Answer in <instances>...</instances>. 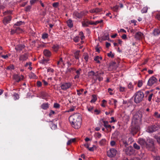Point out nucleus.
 <instances>
[{"mask_svg": "<svg viewBox=\"0 0 160 160\" xmlns=\"http://www.w3.org/2000/svg\"><path fill=\"white\" fill-rule=\"evenodd\" d=\"M88 76L90 78H92L95 81H96L97 80V78H95L94 77V76L96 77H97L98 74L95 73L93 71H91L89 72L88 73Z\"/></svg>", "mask_w": 160, "mask_h": 160, "instance_id": "11", "label": "nucleus"}, {"mask_svg": "<svg viewBox=\"0 0 160 160\" xmlns=\"http://www.w3.org/2000/svg\"><path fill=\"white\" fill-rule=\"evenodd\" d=\"M142 114L139 113H136L134 116L132 122L140 124L142 121Z\"/></svg>", "mask_w": 160, "mask_h": 160, "instance_id": "4", "label": "nucleus"}, {"mask_svg": "<svg viewBox=\"0 0 160 160\" xmlns=\"http://www.w3.org/2000/svg\"><path fill=\"white\" fill-rule=\"evenodd\" d=\"M49 60V59L48 58L47 59H43L40 62L43 64H44L47 63Z\"/></svg>", "mask_w": 160, "mask_h": 160, "instance_id": "36", "label": "nucleus"}, {"mask_svg": "<svg viewBox=\"0 0 160 160\" xmlns=\"http://www.w3.org/2000/svg\"><path fill=\"white\" fill-rule=\"evenodd\" d=\"M31 8V6L28 5L26 7L25 9V11L27 12H29L30 9Z\"/></svg>", "mask_w": 160, "mask_h": 160, "instance_id": "49", "label": "nucleus"}, {"mask_svg": "<svg viewBox=\"0 0 160 160\" xmlns=\"http://www.w3.org/2000/svg\"><path fill=\"white\" fill-rule=\"evenodd\" d=\"M133 147L136 149L138 150L140 149V146L136 143L133 144Z\"/></svg>", "mask_w": 160, "mask_h": 160, "instance_id": "39", "label": "nucleus"}, {"mask_svg": "<svg viewBox=\"0 0 160 160\" xmlns=\"http://www.w3.org/2000/svg\"><path fill=\"white\" fill-rule=\"evenodd\" d=\"M52 48L55 52H57L59 48V46L57 44L54 45L52 46Z\"/></svg>", "mask_w": 160, "mask_h": 160, "instance_id": "34", "label": "nucleus"}, {"mask_svg": "<svg viewBox=\"0 0 160 160\" xmlns=\"http://www.w3.org/2000/svg\"><path fill=\"white\" fill-rule=\"evenodd\" d=\"M82 25L83 27H88L89 26V21L88 19L82 22Z\"/></svg>", "mask_w": 160, "mask_h": 160, "instance_id": "24", "label": "nucleus"}, {"mask_svg": "<svg viewBox=\"0 0 160 160\" xmlns=\"http://www.w3.org/2000/svg\"><path fill=\"white\" fill-rule=\"evenodd\" d=\"M77 94L78 95H80L82 94L83 93V92L84 91V90L83 89H80L79 90H77Z\"/></svg>", "mask_w": 160, "mask_h": 160, "instance_id": "42", "label": "nucleus"}, {"mask_svg": "<svg viewBox=\"0 0 160 160\" xmlns=\"http://www.w3.org/2000/svg\"><path fill=\"white\" fill-rule=\"evenodd\" d=\"M143 34L141 32H137L135 35V38L137 39L140 40L142 38Z\"/></svg>", "mask_w": 160, "mask_h": 160, "instance_id": "16", "label": "nucleus"}, {"mask_svg": "<svg viewBox=\"0 0 160 160\" xmlns=\"http://www.w3.org/2000/svg\"><path fill=\"white\" fill-rule=\"evenodd\" d=\"M158 129V127L157 125H152L148 127L147 131L149 132H155Z\"/></svg>", "mask_w": 160, "mask_h": 160, "instance_id": "9", "label": "nucleus"}, {"mask_svg": "<svg viewBox=\"0 0 160 160\" xmlns=\"http://www.w3.org/2000/svg\"><path fill=\"white\" fill-rule=\"evenodd\" d=\"M145 147L148 150L153 151L155 148L154 140L152 138H149L147 139Z\"/></svg>", "mask_w": 160, "mask_h": 160, "instance_id": "2", "label": "nucleus"}, {"mask_svg": "<svg viewBox=\"0 0 160 160\" xmlns=\"http://www.w3.org/2000/svg\"><path fill=\"white\" fill-rule=\"evenodd\" d=\"M12 17L10 15L8 16L7 17H5L2 20L3 23L4 25L9 23L11 20Z\"/></svg>", "mask_w": 160, "mask_h": 160, "instance_id": "12", "label": "nucleus"}, {"mask_svg": "<svg viewBox=\"0 0 160 160\" xmlns=\"http://www.w3.org/2000/svg\"><path fill=\"white\" fill-rule=\"evenodd\" d=\"M59 5V3L58 2H56L52 4V6L53 7L57 8L58 7Z\"/></svg>", "mask_w": 160, "mask_h": 160, "instance_id": "63", "label": "nucleus"}, {"mask_svg": "<svg viewBox=\"0 0 160 160\" xmlns=\"http://www.w3.org/2000/svg\"><path fill=\"white\" fill-rule=\"evenodd\" d=\"M23 23H24V22H22V21H20L19 22H18L14 24V26H19L20 25H22Z\"/></svg>", "mask_w": 160, "mask_h": 160, "instance_id": "43", "label": "nucleus"}, {"mask_svg": "<svg viewBox=\"0 0 160 160\" xmlns=\"http://www.w3.org/2000/svg\"><path fill=\"white\" fill-rule=\"evenodd\" d=\"M154 116L155 117L157 118H160V114H159L158 112H155Z\"/></svg>", "mask_w": 160, "mask_h": 160, "instance_id": "51", "label": "nucleus"}, {"mask_svg": "<svg viewBox=\"0 0 160 160\" xmlns=\"http://www.w3.org/2000/svg\"><path fill=\"white\" fill-rule=\"evenodd\" d=\"M75 71L77 75L75 76L74 78L75 79H78L79 78L80 74L81 72L82 69L80 68L77 70Z\"/></svg>", "mask_w": 160, "mask_h": 160, "instance_id": "22", "label": "nucleus"}, {"mask_svg": "<svg viewBox=\"0 0 160 160\" xmlns=\"http://www.w3.org/2000/svg\"><path fill=\"white\" fill-rule=\"evenodd\" d=\"M119 132L115 131L112 134V138L113 139H117L119 134Z\"/></svg>", "mask_w": 160, "mask_h": 160, "instance_id": "20", "label": "nucleus"}, {"mask_svg": "<svg viewBox=\"0 0 160 160\" xmlns=\"http://www.w3.org/2000/svg\"><path fill=\"white\" fill-rule=\"evenodd\" d=\"M102 10V9L101 8H96L92 9H91L89 11V12L91 13H97L101 12Z\"/></svg>", "mask_w": 160, "mask_h": 160, "instance_id": "18", "label": "nucleus"}, {"mask_svg": "<svg viewBox=\"0 0 160 160\" xmlns=\"http://www.w3.org/2000/svg\"><path fill=\"white\" fill-rule=\"evenodd\" d=\"M76 141L75 138H72L70 140H69L67 142V145H70L72 142H74Z\"/></svg>", "mask_w": 160, "mask_h": 160, "instance_id": "35", "label": "nucleus"}, {"mask_svg": "<svg viewBox=\"0 0 160 160\" xmlns=\"http://www.w3.org/2000/svg\"><path fill=\"white\" fill-rule=\"evenodd\" d=\"M41 108L43 109H47L48 108V103H43L41 105Z\"/></svg>", "mask_w": 160, "mask_h": 160, "instance_id": "32", "label": "nucleus"}, {"mask_svg": "<svg viewBox=\"0 0 160 160\" xmlns=\"http://www.w3.org/2000/svg\"><path fill=\"white\" fill-rule=\"evenodd\" d=\"M148 10V8L147 7H144L141 10L142 13L147 12Z\"/></svg>", "mask_w": 160, "mask_h": 160, "instance_id": "52", "label": "nucleus"}, {"mask_svg": "<svg viewBox=\"0 0 160 160\" xmlns=\"http://www.w3.org/2000/svg\"><path fill=\"white\" fill-rule=\"evenodd\" d=\"M109 39V36L108 34H107L106 35H105L104 36H103V39L104 40H108Z\"/></svg>", "mask_w": 160, "mask_h": 160, "instance_id": "60", "label": "nucleus"}, {"mask_svg": "<svg viewBox=\"0 0 160 160\" xmlns=\"http://www.w3.org/2000/svg\"><path fill=\"white\" fill-rule=\"evenodd\" d=\"M120 142V143H122L125 147H127L128 145V144L127 142L126 138L125 137H122Z\"/></svg>", "mask_w": 160, "mask_h": 160, "instance_id": "17", "label": "nucleus"}, {"mask_svg": "<svg viewBox=\"0 0 160 160\" xmlns=\"http://www.w3.org/2000/svg\"><path fill=\"white\" fill-rule=\"evenodd\" d=\"M95 135L96 138H100L102 136L101 134L99 132L96 133Z\"/></svg>", "mask_w": 160, "mask_h": 160, "instance_id": "55", "label": "nucleus"}, {"mask_svg": "<svg viewBox=\"0 0 160 160\" xmlns=\"http://www.w3.org/2000/svg\"><path fill=\"white\" fill-rule=\"evenodd\" d=\"M117 153L118 151L116 149L114 148H111L107 152V154L108 157L112 158L114 157Z\"/></svg>", "mask_w": 160, "mask_h": 160, "instance_id": "6", "label": "nucleus"}, {"mask_svg": "<svg viewBox=\"0 0 160 160\" xmlns=\"http://www.w3.org/2000/svg\"><path fill=\"white\" fill-rule=\"evenodd\" d=\"M48 34L47 33L43 34L42 36V38L43 39H45L48 38Z\"/></svg>", "mask_w": 160, "mask_h": 160, "instance_id": "47", "label": "nucleus"}, {"mask_svg": "<svg viewBox=\"0 0 160 160\" xmlns=\"http://www.w3.org/2000/svg\"><path fill=\"white\" fill-rule=\"evenodd\" d=\"M119 7L117 5L113 7V8H111L113 11L117 12L118 10Z\"/></svg>", "mask_w": 160, "mask_h": 160, "instance_id": "41", "label": "nucleus"}, {"mask_svg": "<svg viewBox=\"0 0 160 160\" xmlns=\"http://www.w3.org/2000/svg\"><path fill=\"white\" fill-rule=\"evenodd\" d=\"M128 88L129 89H131V90H133V85H132V83L130 82L128 84Z\"/></svg>", "mask_w": 160, "mask_h": 160, "instance_id": "45", "label": "nucleus"}, {"mask_svg": "<svg viewBox=\"0 0 160 160\" xmlns=\"http://www.w3.org/2000/svg\"><path fill=\"white\" fill-rule=\"evenodd\" d=\"M25 47V45L23 44H18L17 45L15 49L17 51H22L23 48H24Z\"/></svg>", "mask_w": 160, "mask_h": 160, "instance_id": "21", "label": "nucleus"}, {"mask_svg": "<svg viewBox=\"0 0 160 160\" xmlns=\"http://www.w3.org/2000/svg\"><path fill=\"white\" fill-rule=\"evenodd\" d=\"M146 95L145 96V97H148V100H151L152 99V97L153 95V94L152 93H151L149 94V91H146Z\"/></svg>", "mask_w": 160, "mask_h": 160, "instance_id": "27", "label": "nucleus"}, {"mask_svg": "<svg viewBox=\"0 0 160 160\" xmlns=\"http://www.w3.org/2000/svg\"><path fill=\"white\" fill-rule=\"evenodd\" d=\"M24 76L22 75H19L18 74H14L13 76V79L15 80L16 82H19L23 79Z\"/></svg>", "mask_w": 160, "mask_h": 160, "instance_id": "10", "label": "nucleus"}, {"mask_svg": "<svg viewBox=\"0 0 160 160\" xmlns=\"http://www.w3.org/2000/svg\"><path fill=\"white\" fill-rule=\"evenodd\" d=\"M72 85V83L70 82H64L61 84V87L62 89L65 91L70 88Z\"/></svg>", "mask_w": 160, "mask_h": 160, "instance_id": "8", "label": "nucleus"}, {"mask_svg": "<svg viewBox=\"0 0 160 160\" xmlns=\"http://www.w3.org/2000/svg\"><path fill=\"white\" fill-rule=\"evenodd\" d=\"M53 107L55 108H59L60 107V105L58 103H55L54 104Z\"/></svg>", "mask_w": 160, "mask_h": 160, "instance_id": "53", "label": "nucleus"}, {"mask_svg": "<svg viewBox=\"0 0 160 160\" xmlns=\"http://www.w3.org/2000/svg\"><path fill=\"white\" fill-rule=\"evenodd\" d=\"M132 125L130 128V131L131 133L134 135L139 130V124L132 122Z\"/></svg>", "mask_w": 160, "mask_h": 160, "instance_id": "3", "label": "nucleus"}, {"mask_svg": "<svg viewBox=\"0 0 160 160\" xmlns=\"http://www.w3.org/2000/svg\"><path fill=\"white\" fill-rule=\"evenodd\" d=\"M12 11H6L5 12H3V14H4V15H6L7 14H11L12 13Z\"/></svg>", "mask_w": 160, "mask_h": 160, "instance_id": "58", "label": "nucleus"}, {"mask_svg": "<svg viewBox=\"0 0 160 160\" xmlns=\"http://www.w3.org/2000/svg\"><path fill=\"white\" fill-rule=\"evenodd\" d=\"M73 40L75 42H78L79 41V37L78 36H76L73 38Z\"/></svg>", "mask_w": 160, "mask_h": 160, "instance_id": "44", "label": "nucleus"}, {"mask_svg": "<svg viewBox=\"0 0 160 160\" xmlns=\"http://www.w3.org/2000/svg\"><path fill=\"white\" fill-rule=\"evenodd\" d=\"M103 21L102 20H101L100 21H97L95 22H94V23L93 24V25H96L99 23H102L103 22Z\"/></svg>", "mask_w": 160, "mask_h": 160, "instance_id": "50", "label": "nucleus"}, {"mask_svg": "<svg viewBox=\"0 0 160 160\" xmlns=\"http://www.w3.org/2000/svg\"><path fill=\"white\" fill-rule=\"evenodd\" d=\"M160 33V30L158 28L155 29L153 32L154 36H158Z\"/></svg>", "mask_w": 160, "mask_h": 160, "instance_id": "28", "label": "nucleus"}, {"mask_svg": "<svg viewBox=\"0 0 160 160\" xmlns=\"http://www.w3.org/2000/svg\"><path fill=\"white\" fill-rule=\"evenodd\" d=\"M87 108L88 111L89 112L92 111V110L93 109V106H91L89 105L87 106Z\"/></svg>", "mask_w": 160, "mask_h": 160, "instance_id": "46", "label": "nucleus"}, {"mask_svg": "<svg viewBox=\"0 0 160 160\" xmlns=\"http://www.w3.org/2000/svg\"><path fill=\"white\" fill-rule=\"evenodd\" d=\"M69 120L72 126L76 129L79 128L81 125L82 118L81 114L75 113L70 116Z\"/></svg>", "mask_w": 160, "mask_h": 160, "instance_id": "1", "label": "nucleus"}, {"mask_svg": "<svg viewBox=\"0 0 160 160\" xmlns=\"http://www.w3.org/2000/svg\"><path fill=\"white\" fill-rule=\"evenodd\" d=\"M95 78H97V80L98 79L99 82L102 81L103 79V78L102 77H99L98 75Z\"/></svg>", "mask_w": 160, "mask_h": 160, "instance_id": "62", "label": "nucleus"}, {"mask_svg": "<svg viewBox=\"0 0 160 160\" xmlns=\"http://www.w3.org/2000/svg\"><path fill=\"white\" fill-rule=\"evenodd\" d=\"M73 15L77 18L81 19L82 18L81 16L80 12H75L74 13Z\"/></svg>", "mask_w": 160, "mask_h": 160, "instance_id": "30", "label": "nucleus"}, {"mask_svg": "<svg viewBox=\"0 0 160 160\" xmlns=\"http://www.w3.org/2000/svg\"><path fill=\"white\" fill-rule=\"evenodd\" d=\"M92 98L91 100H97V96L95 94L92 95Z\"/></svg>", "mask_w": 160, "mask_h": 160, "instance_id": "61", "label": "nucleus"}, {"mask_svg": "<svg viewBox=\"0 0 160 160\" xmlns=\"http://www.w3.org/2000/svg\"><path fill=\"white\" fill-rule=\"evenodd\" d=\"M126 88H125L122 87V86H120L119 88V91L121 92H125Z\"/></svg>", "mask_w": 160, "mask_h": 160, "instance_id": "37", "label": "nucleus"}, {"mask_svg": "<svg viewBox=\"0 0 160 160\" xmlns=\"http://www.w3.org/2000/svg\"><path fill=\"white\" fill-rule=\"evenodd\" d=\"M104 126L107 129H111V126L108 124V122L107 121H103Z\"/></svg>", "mask_w": 160, "mask_h": 160, "instance_id": "26", "label": "nucleus"}, {"mask_svg": "<svg viewBox=\"0 0 160 160\" xmlns=\"http://www.w3.org/2000/svg\"><path fill=\"white\" fill-rule=\"evenodd\" d=\"M102 57H100L98 56H97L95 57L94 58V60L97 63H100V60H102Z\"/></svg>", "mask_w": 160, "mask_h": 160, "instance_id": "25", "label": "nucleus"}, {"mask_svg": "<svg viewBox=\"0 0 160 160\" xmlns=\"http://www.w3.org/2000/svg\"><path fill=\"white\" fill-rule=\"evenodd\" d=\"M72 107L71 108L69 109L67 111V112H72V111H73L74 110V109L76 108V106H73L72 105Z\"/></svg>", "mask_w": 160, "mask_h": 160, "instance_id": "54", "label": "nucleus"}, {"mask_svg": "<svg viewBox=\"0 0 160 160\" xmlns=\"http://www.w3.org/2000/svg\"><path fill=\"white\" fill-rule=\"evenodd\" d=\"M153 160H160V156H153Z\"/></svg>", "mask_w": 160, "mask_h": 160, "instance_id": "57", "label": "nucleus"}, {"mask_svg": "<svg viewBox=\"0 0 160 160\" xmlns=\"http://www.w3.org/2000/svg\"><path fill=\"white\" fill-rule=\"evenodd\" d=\"M84 58L86 62H87L88 59V55L87 53H84L83 55Z\"/></svg>", "mask_w": 160, "mask_h": 160, "instance_id": "40", "label": "nucleus"}, {"mask_svg": "<svg viewBox=\"0 0 160 160\" xmlns=\"http://www.w3.org/2000/svg\"><path fill=\"white\" fill-rule=\"evenodd\" d=\"M144 97L143 93L141 91H138L136 92L133 96L134 98V100H142Z\"/></svg>", "mask_w": 160, "mask_h": 160, "instance_id": "5", "label": "nucleus"}, {"mask_svg": "<svg viewBox=\"0 0 160 160\" xmlns=\"http://www.w3.org/2000/svg\"><path fill=\"white\" fill-rule=\"evenodd\" d=\"M7 70H12L14 69V66L12 65L8 66L6 68Z\"/></svg>", "mask_w": 160, "mask_h": 160, "instance_id": "48", "label": "nucleus"}, {"mask_svg": "<svg viewBox=\"0 0 160 160\" xmlns=\"http://www.w3.org/2000/svg\"><path fill=\"white\" fill-rule=\"evenodd\" d=\"M146 142L145 140L142 138L139 139L138 142V143L142 147V148L145 147Z\"/></svg>", "mask_w": 160, "mask_h": 160, "instance_id": "15", "label": "nucleus"}, {"mask_svg": "<svg viewBox=\"0 0 160 160\" xmlns=\"http://www.w3.org/2000/svg\"><path fill=\"white\" fill-rule=\"evenodd\" d=\"M80 51L77 50L74 53V57L77 60H78V61L79 60V58L80 57Z\"/></svg>", "mask_w": 160, "mask_h": 160, "instance_id": "23", "label": "nucleus"}, {"mask_svg": "<svg viewBox=\"0 0 160 160\" xmlns=\"http://www.w3.org/2000/svg\"><path fill=\"white\" fill-rule=\"evenodd\" d=\"M126 152L127 155H130L133 154L134 150L132 147H129L127 148L125 150Z\"/></svg>", "mask_w": 160, "mask_h": 160, "instance_id": "14", "label": "nucleus"}, {"mask_svg": "<svg viewBox=\"0 0 160 160\" xmlns=\"http://www.w3.org/2000/svg\"><path fill=\"white\" fill-rule=\"evenodd\" d=\"M13 97L14 99L16 100L17 99H18L19 98V95L17 93H15L13 95Z\"/></svg>", "mask_w": 160, "mask_h": 160, "instance_id": "38", "label": "nucleus"}, {"mask_svg": "<svg viewBox=\"0 0 160 160\" xmlns=\"http://www.w3.org/2000/svg\"><path fill=\"white\" fill-rule=\"evenodd\" d=\"M99 144L101 146L105 145L106 143V140L105 139H102L99 142Z\"/></svg>", "mask_w": 160, "mask_h": 160, "instance_id": "31", "label": "nucleus"}, {"mask_svg": "<svg viewBox=\"0 0 160 160\" xmlns=\"http://www.w3.org/2000/svg\"><path fill=\"white\" fill-rule=\"evenodd\" d=\"M142 85V80H139L138 81V86L140 88L141 87Z\"/></svg>", "mask_w": 160, "mask_h": 160, "instance_id": "59", "label": "nucleus"}, {"mask_svg": "<svg viewBox=\"0 0 160 160\" xmlns=\"http://www.w3.org/2000/svg\"><path fill=\"white\" fill-rule=\"evenodd\" d=\"M43 53L44 56L47 57H50L51 55V52L47 49H45L43 51Z\"/></svg>", "mask_w": 160, "mask_h": 160, "instance_id": "19", "label": "nucleus"}, {"mask_svg": "<svg viewBox=\"0 0 160 160\" xmlns=\"http://www.w3.org/2000/svg\"><path fill=\"white\" fill-rule=\"evenodd\" d=\"M47 95V94L45 93H42V98L43 99H46L47 98H46V96Z\"/></svg>", "mask_w": 160, "mask_h": 160, "instance_id": "64", "label": "nucleus"}, {"mask_svg": "<svg viewBox=\"0 0 160 160\" xmlns=\"http://www.w3.org/2000/svg\"><path fill=\"white\" fill-rule=\"evenodd\" d=\"M88 12V11L87 10H83L80 13L81 16L82 18L83 16L86 15Z\"/></svg>", "mask_w": 160, "mask_h": 160, "instance_id": "33", "label": "nucleus"}, {"mask_svg": "<svg viewBox=\"0 0 160 160\" xmlns=\"http://www.w3.org/2000/svg\"><path fill=\"white\" fill-rule=\"evenodd\" d=\"M28 55L27 53H25L23 54L20 55L19 59L20 61L22 62L26 61L28 58Z\"/></svg>", "mask_w": 160, "mask_h": 160, "instance_id": "13", "label": "nucleus"}, {"mask_svg": "<svg viewBox=\"0 0 160 160\" xmlns=\"http://www.w3.org/2000/svg\"><path fill=\"white\" fill-rule=\"evenodd\" d=\"M15 28L16 29L17 33L21 32L22 31V29L19 27H16V28Z\"/></svg>", "mask_w": 160, "mask_h": 160, "instance_id": "56", "label": "nucleus"}, {"mask_svg": "<svg viewBox=\"0 0 160 160\" xmlns=\"http://www.w3.org/2000/svg\"><path fill=\"white\" fill-rule=\"evenodd\" d=\"M157 79L154 76L151 77L148 80L147 85L149 86H152L157 82Z\"/></svg>", "mask_w": 160, "mask_h": 160, "instance_id": "7", "label": "nucleus"}, {"mask_svg": "<svg viewBox=\"0 0 160 160\" xmlns=\"http://www.w3.org/2000/svg\"><path fill=\"white\" fill-rule=\"evenodd\" d=\"M67 24L68 26L70 28H72L73 26V24L72 23V21L71 19H69L68 20L67 22Z\"/></svg>", "mask_w": 160, "mask_h": 160, "instance_id": "29", "label": "nucleus"}]
</instances>
